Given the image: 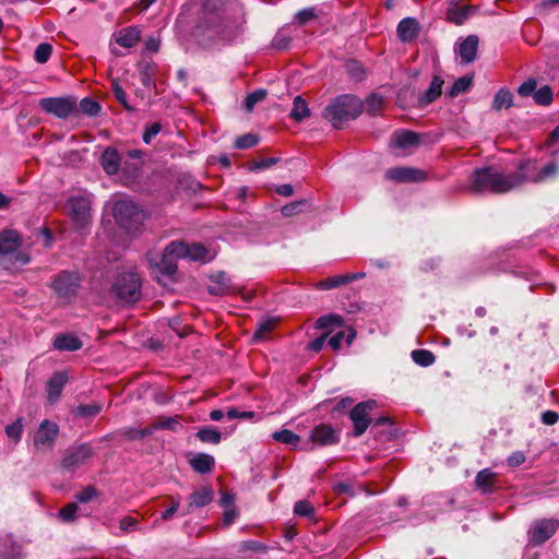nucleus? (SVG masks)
I'll return each instance as SVG.
<instances>
[{
	"label": "nucleus",
	"mask_w": 559,
	"mask_h": 559,
	"mask_svg": "<svg viewBox=\"0 0 559 559\" xmlns=\"http://www.w3.org/2000/svg\"><path fill=\"white\" fill-rule=\"evenodd\" d=\"M192 35L202 47L231 43L245 32L243 8L236 0H198Z\"/></svg>",
	"instance_id": "nucleus-1"
},
{
	"label": "nucleus",
	"mask_w": 559,
	"mask_h": 559,
	"mask_svg": "<svg viewBox=\"0 0 559 559\" xmlns=\"http://www.w3.org/2000/svg\"><path fill=\"white\" fill-rule=\"evenodd\" d=\"M518 179L504 175L496 167H483L473 171L469 189L476 193H506L516 188Z\"/></svg>",
	"instance_id": "nucleus-2"
},
{
	"label": "nucleus",
	"mask_w": 559,
	"mask_h": 559,
	"mask_svg": "<svg viewBox=\"0 0 559 559\" xmlns=\"http://www.w3.org/2000/svg\"><path fill=\"white\" fill-rule=\"evenodd\" d=\"M22 240L17 231L0 233V267L16 271L29 262V255L21 250Z\"/></svg>",
	"instance_id": "nucleus-3"
},
{
	"label": "nucleus",
	"mask_w": 559,
	"mask_h": 559,
	"mask_svg": "<svg viewBox=\"0 0 559 559\" xmlns=\"http://www.w3.org/2000/svg\"><path fill=\"white\" fill-rule=\"evenodd\" d=\"M362 111L361 102L354 95H341L336 97L323 110V117L334 128L342 129L349 120L356 119Z\"/></svg>",
	"instance_id": "nucleus-4"
},
{
	"label": "nucleus",
	"mask_w": 559,
	"mask_h": 559,
	"mask_svg": "<svg viewBox=\"0 0 559 559\" xmlns=\"http://www.w3.org/2000/svg\"><path fill=\"white\" fill-rule=\"evenodd\" d=\"M559 174V164L555 160L539 165L536 160L527 159L522 162L518 171L510 174L511 178L519 180L516 188L525 182H544L554 179Z\"/></svg>",
	"instance_id": "nucleus-5"
},
{
	"label": "nucleus",
	"mask_w": 559,
	"mask_h": 559,
	"mask_svg": "<svg viewBox=\"0 0 559 559\" xmlns=\"http://www.w3.org/2000/svg\"><path fill=\"white\" fill-rule=\"evenodd\" d=\"M112 214L116 223L129 235H135L143 226L144 212L131 200L115 202Z\"/></svg>",
	"instance_id": "nucleus-6"
},
{
	"label": "nucleus",
	"mask_w": 559,
	"mask_h": 559,
	"mask_svg": "<svg viewBox=\"0 0 559 559\" xmlns=\"http://www.w3.org/2000/svg\"><path fill=\"white\" fill-rule=\"evenodd\" d=\"M186 252L181 242L173 241L164 250L163 253L151 251L146 259L152 269L165 275H173L177 271V260L182 259Z\"/></svg>",
	"instance_id": "nucleus-7"
},
{
	"label": "nucleus",
	"mask_w": 559,
	"mask_h": 559,
	"mask_svg": "<svg viewBox=\"0 0 559 559\" xmlns=\"http://www.w3.org/2000/svg\"><path fill=\"white\" fill-rule=\"evenodd\" d=\"M111 292L124 302H135L141 297V280L134 272L119 274Z\"/></svg>",
	"instance_id": "nucleus-8"
},
{
	"label": "nucleus",
	"mask_w": 559,
	"mask_h": 559,
	"mask_svg": "<svg viewBox=\"0 0 559 559\" xmlns=\"http://www.w3.org/2000/svg\"><path fill=\"white\" fill-rule=\"evenodd\" d=\"M90 195H74L67 201V211L76 230L83 233L91 225Z\"/></svg>",
	"instance_id": "nucleus-9"
},
{
	"label": "nucleus",
	"mask_w": 559,
	"mask_h": 559,
	"mask_svg": "<svg viewBox=\"0 0 559 559\" xmlns=\"http://www.w3.org/2000/svg\"><path fill=\"white\" fill-rule=\"evenodd\" d=\"M40 108L58 118H68L76 109V100L73 97H46L39 102Z\"/></svg>",
	"instance_id": "nucleus-10"
},
{
	"label": "nucleus",
	"mask_w": 559,
	"mask_h": 559,
	"mask_svg": "<svg viewBox=\"0 0 559 559\" xmlns=\"http://www.w3.org/2000/svg\"><path fill=\"white\" fill-rule=\"evenodd\" d=\"M559 527V521L556 519H540L535 521L528 530V543L539 546L551 538Z\"/></svg>",
	"instance_id": "nucleus-11"
},
{
	"label": "nucleus",
	"mask_w": 559,
	"mask_h": 559,
	"mask_svg": "<svg viewBox=\"0 0 559 559\" xmlns=\"http://www.w3.org/2000/svg\"><path fill=\"white\" fill-rule=\"evenodd\" d=\"M80 288V276L75 272L62 271L52 281V289L59 298H70Z\"/></svg>",
	"instance_id": "nucleus-12"
},
{
	"label": "nucleus",
	"mask_w": 559,
	"mask_h": 559,
	"mask_svg": "<svg viewBox=\"0 0 559 559\" xmlns=\"http://www.w3.org/2000/svg\"><path fill=\"white\" fill-rule=\"evenodd\" d=\"M59 435V427L56 423L47 419L39 424L34 433L33 443L37 451L51 450Z\"/></svg>",
	"instance_id": "nucleus-13"
},
{
	"label": "nucleus",
	"mask_w": 559,
	"mask_h": 559,
	"mask_svg": "<svg viewBox=\"0 0 559 559\" xmlns=\"http://www.w3.org/2000/svg\"><path fill=\"white\" fill-rule=\"evenodd\" d=\"M376 406V401L368 400L358 403L350 412L349 417L354 424V433L356 437L361 436L370 424L369 414Z\"/></svg>",
	"instance_id": "nucleus-14"
},
{
	"label": "nucleus",
	"mask_w": 559,
	"mask_h": 559,
	"mask_svg": "<svg viewBox=\"0 0 559 559\" xmlns=\"http://www.w3.org/2000/svg\"><path fill=\"white\" fill-rule=\"evenodd\" d=\"M93 455L92 447L87 443L69 449L62 460V466L67 469H74L87 462Z\"/></svg>",
	"instance_id": "nucleus-15"
},
{
	"label": "nucleus",
	"mask_w": 559,
	"mask_h": 559,
	"mask_svg": "<svg viewBox=\"0 0 559 559\" xmlns=\"http://www.w3.org/2000/svg\"><path fill=\"white\" fill-rule=\"evenodd\" d=\"M385 178L399 182H418L426 179V174L412 167H393L385 171Z\"/></svg>",
	"instance_id": "nucleus-16"
},
{
	"label": "nucleus",
	"mask_w": 559,
	"mask_h": 559,
	"mask_svg": "<svg viewBox=\"0 0 559 559\" xmlns=\"http://www.w3.org/2000/svg\"><path fill=\"white\" fill-rule=\"evenodd\" d=\"M214 492L211 487H202L189 496V503L181 511V515H188L194 508H203L213 500Z\"/></svg>",
	"instance_id": "nucleus-17"
},
{
	"label": "nucleus",
	"mask_w": 559,
	"mask_h": 559,
	"mask_svg": "<svg viewBox=\"0 0 559 559\" xmlns=\"http://www.w3.org/2000/svg\"><path fill=\"white\" fill-rule=\"evenodd\" d=\"M479 39L476 35H468L465 39L457 44V55L462 64L472 63L477 56Z\"/></svg>",
	"instance_id": "nucleus-18"
},
{
	"label": "nucleus",
	"mask_w": 559,
	"mask_h": 559,
	"mask_svg": "<svg viewBox=\"0 0 559 559\" xmlns=\"http://www.w3.org/2000/svg\"><path fill=\"white\" fill-rule=\"evenodd\" d=\"M180 242L185 251H187L182 253V259H189L191 261H200L205 263L212 261L215 257V253L213 251L206 249L200 243H192L189 246L183 241Z\"/></svg>",
	"instance_id": "nucleus-19"
},
{
	"label": "nucleus",
	"mask_w": 559,
	"mask_h": 559,
	"mask_svg": "<svg viewBox=\"0 0 559 559\" xmlns=\"http://www.w3.org/2000/svg\"><path fill=\"white\" fill-rule=\"evenodd\" d=\"M419 23L414 17H404L397 25V36L403 43L415 40L419 34Z\"/></svg>",
	"instance_id": "nucleus-20"
},
{
	"label": "nucleus",
	"mask_w": 559,
	"mask_h": 559,
	"mask_svg": "<svg viewBox=\"0 0 559 559\" xmlns=\"http://www.w3.org/2000/svg\"><path fill=\"white\" fill-rule=\"evenodd\" d=\"M311 439L320 445H330L338 441V436L331 426L320 425L312 430Z\"/></svg>",
	"instance_id": "nucleus-21"
},
{
	"label": "nucleus",
	"mask_w": 559,
	"mask_h": 559,
	"mask_svg": "<svg viewBox=\"0 0 559 559\" xmlns=\"http://www.w3.org/2000/svg\"><path fill=\"white\" fill-rule=\"evenodd\" d=\"M141 37V29L138 26H128L116 34V41L124 48L136 46Z\"/></svg>",
	"instance_id": "nucleus-22"
},
{
	"label": "nucleus",
	"mask_w": 559,
	"mask_h": 559,
	"mask_svg": "<svg viewBox=\"0 0 559 559\" xmlns=\"http://www.w3.org/2000/svg\"><path fill=\"white\" fill-rule=\"evenodd\" d=\"M0 558L21 559V545L11 535L0 537Z\"/></svg>",
	"instance_id": "nucleus-23"
},
{
	"label": "nucleus",
	"mask_w": 559,
	"mask_h": 559,
	"mask_svg": "<svg viewBox=\"0 0 559 559\" xmlns=\"http://www.w3.org/2000/svg\"><path fill=\"white\" fill-rule=\"evenodd\" d=\"M102 166L108 175H115L120 167V157L116 148L107 147L100 158Z\"/></svg>",
	"instance_id": "nucleus-24"
},
{
	"label": "nucleus",
	"mask_w": 559,
	"mask_h": 559,
	"mask_svg": "<svg viewBox=\"0 0 559 559\" xmlns=\"http://www.w3.org/2000/svg\"><path fill=\"white\" fill-rule=\"evenodd\" d=\"M67 376L62 372H57L49 379L47 384V393L50 403H53L58 400L67 383Z\"/></svg>",
	"instance_id": "nucleus-25"
},
{
	"label": "nucleus",
	"mask_w": 559,
	"mask_h": 559,
	"mask_svg": "<svg viewBox=\"0 0 559 559\" xmlns=\"http://www.w3.org/2000/svg\"><path fill=\"white\" fill-rule=\"evenodd\" d=\"M443 80L436 75L433 76L428 90L418 98L420 106H427L435 102L442 92Z\"/></svg>",
	"instance_id": "nucleus-26"
},
{
	"label": "nucleus",
	"mask_w": 559,
	"mask_h": 559,
	"mask_svg": "<svg viewBox=\"0 0 559 559\" xmlns=\"http://www.w3.org/2000/svg\"><path fill=\"white\" fill-rule=\"evenodd\" d=\"M189 463L195 472L200 474H207L213 469L215 460L210 454L198 453L190 459Z\"/></svg>",
	"instance_id": "nucleus-27"
},
{
	"label": "nucleus",
	"mask_w": 559,
	"mask_h": 559,
	"mask_svg": "<svg viewBox=\"0 0 559 559\" xmlns=\"http://www.w3.org/2000/svg\"><path fill=\"white\" fill-rule=\"evenodd\" d=\"M53 347L58 350L74 352L82 347V342L74 335H58L53 341Z\"/></svg>",
	"instance_id": "nucleus-28"
},
{
	"label": "nucleus",
	"mask_w": 559,
	"mask_h": 559,
	"mask_svg": "<svg viewBox=\"0 0 559 559\" xmlns=\"http://www.w3.org/2000/svg\"><path fill=\"white\" fill-rule=\"evenodd\" d=\"M393 143L400 148H411L418 145L419 136L412 131H401L394 134Z\"/></svg>",
	"instance_id": "nucleus-29"
},
{
	"label": "nucleus",
	"mask_w": 559,
	"mask_h": 559,
	"mask_svg": "<svg viewBox=\"0 0 559 559\" xmlns=\"http://www.w3.org/2000/svg\"><path fill=\"white\" fill-rule=\"evenodd\" d=\"M495 473L489 468H484L478 472L475 483L478 489L483 492H490L493 487Z\"/></svg>",
	"instance_id": "nucleus-30"
},
{
	"label": "nucleus",
	"mask_w": 559,
	"mask_h": 559,
	"mask_svg": "<svg viewBox=\"0 0 559 559\" xmlns=\"http://www.w3.org/2000/svg\"><path fill=\"white\" fill-rule=\"evenodd\" d=\"M293 109L290 111V117L295 121H301L305 118L310 116V109L305 99L300 96H296L293 104Z\"/></svg>",
	"instance_id": "nucleus-31"
},
{
	"label": "nucleus",
	"mask_w": 559,
	"mask_h": 559,
	"mask_svg": "<svg viewBox=\"0 0 559 559\" xmlns=\"http://www.w3.org/2000/svg\"><path fill=\"white\" fill-rule=\"evenodd\" d=\"M197 437L204 443L217 444L221 442L222 433L214 427H204L198 430Z\"/></svg>",
	"instance_id": "nucleus-32"
},
{
	"label": "nucleus",
	"mask_w": 559,
	"mask_h": 559,
	"mask_svg": "<svg viewBox=\"0 0 559 559\" xmlns=\"http://www.w3.org/2000/svg\"><path fill=\"white\" fill-rule=\"evenodd\" d=\"M513 104V97L510 91L501 88L496 94L492 100V109L500 110L502 108H509Z\"/></svg>",
	"instance_id": "nucleus-33"
},
{
	"label": "nucleus",
	"mask_w": 559,
	"mask_h": 559,
	"mask_svg": "<svg viewBox=\"0 0 559 559\" xmlns=\"http://www.w3.org/2000/svg\"><path fill=\"white\" fill-rule=\"evenodd\" d=\"M473 84V78L469 75H464L459 78L449 91L450 97H456L462 93L467 92Z\"/></svg>",
	"instance_id": "nucleus-34"
},
{
	"label": "nucleus",
	"mask_w": 559,
	"mask_h": 559,
	"mask_svg": "<svg viewBox=\"0 0 559 559\" xmlns=\"http://www.w3.org/2000/svg\"><path fill=\"white\" fill-rule=\"evenodd\" d=\"M272 438L277 442L293 445V447H296L300 440L299 436L289 429H282L278 431H274L272 433Z\"/></svg>",
	"instance_id": "nucleus-35"
},
{
	"label": "nucleus",
	"mask_w": 559,
	"mask_h": 559,
	"mask_svg": "<svg viewBox=\"0 0 559 559\" xmlns=\"http://www.w3.org/2000/svg\"><path fill=\"white\" fill-rule=\"evenodd\" d=\"M346 336V343L349 345L353 340L355 338L356 336V332L354 329H349L347 331V333L345 331H340L337 332L336 334L332 335L330 338H329V345L331 346V348L333 350H337L341 348V344L344 340V337Z\"/></svg>",
	"instance_id": "nucleus-36"
},
{
	"label": "nucleus",
	"mask_w": 559,
	"mask_h": 559,
	"mask_svg": "<svg viewBox=\"0 0 559 559\" xmlns=\"http://www.w3.org/2000/svg\"><path fill=\"white\" fill-rule=\"evenodd\" d=\"M154 428H157V430H170L176 432L182 428V425L177 416L164 417L154 421Z\"/></svg>",
	"instance_id": "nucleus-37"
},
{
	"label": "nucleus",
	"mask_w": 559,
	"mask_h": 559,
	"mask_svg": "<svg viewBox=\"0 0 559 559\" xmlns=\"http://www.w3.org/2000/svg\"><path fill=\"white\" fill-rule=\"evenodd\" d=\"M110 86L116 99L124 107V109L128 111H133L134 108L128 103L127 94L120 85L119 81L117 79H112Z\"/></svg>",
	"instance_id": "nucleus-38"
},
{
	"label": "nucleus",
	"mask_w": 559,
	"mask_h": 559,
	"mask_svg": "<svg viewBox=\"0 0 559 559\" xmlns=\"http://www.w3.org/2000/svg\"><path fill=\"white\" fill-rule=\"evenodd\" d=\"M413 360L423 367H428L435 362V356L427 349H415L412 352Z\"/></svg>",
	"instance_id": "nucleus-39"
},
{
	"label": "nucleus",
	"mask_w": 559,
	"mask_h": 559,
	"mask_svg": "<svg viewBox=\"0 0 559 559\" xmlns=\"http://www.w3.org/2000/svg\"><path fill=\"white\" fill-rule=\"evenodd\" d=\"M140 81L145 87L153 85L154 64L152 62L140 63Z\"/></svg>",
	"instance_id": "nucleus-40"
},
{
	"label": "nucleus",
	"mask_w": 559,
	"mask_h": 559,
	"mask_svg": "<svg viewBox=\"0 0 559 559\" xmlns=\"http://www.w3.org/2000/svg\"><path fill=\"white\" fill-rule=\"evenodd\" d=\"M533 99L536 104L542 106H548L552 102V91L548 85H544L536 90L533 94Z\"/></svg>",
	"instance_id": "nucleus-41"
},
{
	"label": "nucleus",
	"mask_w": 559,
	"mask_h": 559,
	"mask_svg": "<svg viewBox=\"0 0 559 559\" xmlns=\"http://www.w3.org/2000/svg\"><path fill=\"white\" fill-rule=\"evenodd\" d=\"M79 506L75 502L68 503L60 509L58 516L66 523H72L78 519Z\"/></svg>",
	"instance_id": "nucleus-42"
},
{
	"label": "nucleus",
	"mask_w": 559,
	"mask_h": 559,
	"mask_svg": "<svg viewBox=\"0 0 559 559\" xmlns=\"http://www.w3.org/2000/svg\"><path fill=\"white\" fill-rule=\"evenodd\" d=\"M274 320L266 319L259 323L254 334H253V341L260 342L266 338V335L273 330L274 328Z\"/></svg>",
	"instance_id": "nucleus-43"
},
{
	"label": "nucleus",
	"mask_w": 559,
	"mask_h": 559,
	"mask_svg": "<svg viewBox=\"0 0 559 559\" xmlns=\"http://www.w3.org/2000/svg\"><path fill=\"white\" fill-rule=\"evenodd\" d=\"M342 317L338 314L322 316L317 320L316 326L318 329H326L329 326H341Z\"/></svg>",
	"instance_id": "nucleus-44"
},
{
	"label": "nucleus",
	"mask_w": 559,
	"mask_h": 559,
	"mask_svg": "<svg viewBox=\"0 0 559 559\" xmlns=\"http://www.w3.org/2000/svg\"><path fill=\"white\" fill-rule=\"evenodd\" d=\"M52 52V47L48 43L39 44L34 52L35 60L39 63H45L49 60Z\"/></svg>",
	"instance_id": "nucleus-45"
},
{
	"label": "nucleus",
	"mask_w": 559,
	"mask_h": 559,
	"mask_svg": "<svg viewBox=\"0 0 559 559\" xmlns=\"http://www.w3.org/2000/svg\"><path fill=\"white\" fill-rule=\"evenodd\" d=\"M265 96L266 92L262 88L250 93L245 99L246 110L251 111L258 103L262 102L265 98Z\"/></svg>",
	"instance_id": "nucleus-46"
},
{
	"label": "nucleus",
	"mask_w": 559,
	"mask_h": 559,
	"mask_svg": "<svg viewBox=\"0 0 559 559\" xmlns=\"http://www.w3.org/2000/svg\"><path fill=\"white\" fill-rule=\"evenodd\" d=\"M383 104V98L380 95L371 94L366 100V110L370 115H377Z\"/></svg>",
	"instance_id": "nucleus-47"
},
{
	"label": "nucleus",
	"mask_w": 559,
	"mask_h": 559,
	"mask_svg": "<svg viewBox=\"0 0 559 559\" xmlns=\"http://www.w3.org/2000/svg\"><path fill=\"white\" fill-rule=\"evenodd\" d=\"M102 406L99 404L80 405L75 408L74 413L79 417H94L99 414Z\"/></svg>",
	"instance_id": "nucleus-48"
},
{
	"label": "nucleus",
	"mask_w": 559,
	"mask_h": 559,
	"mask_svg": "<svg viewBox=\"0 0 559 559\" xmlns=\"http://www.w3.org/2000/svg\"><path fill=\"white\" fill-rule=\"evenodd\" d=\"M294 512L299 516L309 518L313 515L314 508L309 501L299 500L294 506Z\"/></svg>",
	"instance_id": "nucleus-49"
},
{
	"label": "nucleus",
	"mask_w": 559,
	"mask_h": 559,
	"mask_svg": "<svg viewBox=\"0 0 559 559\" xmlns=\"http://www.w3.org/2000/svg\"><path fill=\"white\" fill-rule=\"evenodd\" d=\"M307 204L306 200L294 201L289 204H286L282 207L281 212L283 216L290 217L297 213H300L304 206Z\"/></svg>",
	"instance_id": "nucleus-50"
},
{
	"label": "nucleus",
	"mask_w": 559,
	"mask_h": 559,
	"mask_svg": "<svg viewBox=\"0 0 559 559\" xmlns=\"http://www.w3.org/2000/svg\"><path fill=\"white\" fill-rule=\"evenodd\" d=\"M346 71L355 81H361L365 76L362 66L358 61H349L346 63Z\"/></svg>",
	"instance_id": "nucleus-51"
},
{
	"label": "nucleus",
	"mask_w": 559,
	"mask_h": 559,
	"mask_svg": "<svg viewBox=\"0 0 559 559\" xmlns=\"http://www.w3.org/2000/svg\"><path fill=\"white\" fill-rule=\"evenodd\" d=\"M343 284H347V278L344 275H337L333 277H328L319 283V288L321 289H332L338 287Z\"/></svg>",
	"instance_id": "nucleus-52"
},
{
	"label": "nucleus",
	"mask_w": 559,
	"mask_h": 559,
	"mask_svg": "<svg viewBox=\"0 0 559 559\" xmlns=\"http://www.w3.org/2000/svg\"><path fill=\"white\" fill-rule=\"evenodd\" d=\"M23 432V424L22 419L19 418L11 425L7 426L5 433L10 439H13L14 441H19L21 439Z\"/></svg>",
	"instance_id": "nucleus-53"
},
{
	"label": "nucleus",
	"mask_w": 559,
	"mask_h": 559,
	"mask_svg": "<svg viewBox=\"0 0 559 559\" xmlns=\"http://www.w3.org/2000/svg\"><path fill=\"white\" fill-rule=\"evenodd\" d=\"M80 108L82 112L90 116H95L100 110L98 103L87 97L83 98L80 102Z\"/></svg>",
	"instance_id": "nucleus-54"
},
{
	"label": "nucleus",
	"mask_w": 559,
	"mask_h": 559,
	"mask_svg": "<svg viewBox=\"0 0 559 559\" xmlns=\"http://www.w3.org/2000/svg\"><path fill=\"white\" fill-rule=\"evenodd\" d=\"M258 143V138L251 133L239 136L235 142V147L238 150H246L254 146Z\"/></svg>",
	"instance_id": "nucleus-55"
},
{
	"label": "nucleus",
	"mask_w": 559,
	"mask_h": 559,
	"mask_svg": "<svg viewBox=\"0 0 559 559\" xmlns=\"http://www.w3.org/2000/svg\"><path fill=\"white\" fill-rule=\"evenodd\" d=\"M536 86H537V81L535 79H528L527 81H525L524 83H522L519 86L518 93L523 97H527V96L533 97V94L536 91Z\"/></svg>",
	"instance_id": "nucleus-56"
},
{
	"label": "nucleus",
	"mask_w": 559,
	"mask_h": 559,
	"mask_svg": "<svg viewBox=\"0 0 559 559\" xmlns=\"http://www.w3.org/2000/svg\"><path fill=\"white\" fill-rule=\"evenodd\" d=\"M97 496V490L93 486H86L82 491L75 495L76 501L81 503L90 502Z\"/></svg>",
	"instance_id": "nucleus-57"
},
{
	"label": "nucleus",
	"mask_w": 559,
	"mask_h": 559,
	"mask_svg": "<svg viewBox=\"0 0 559 559\" xmlns=\"http://www.w3.org/2000/svg\"><path fill=\"white\" fill-rule=\"evenodd\" d=\"M162 130V126L158 122H154L147 126L143 133V141L145 144H150Z\"/></svg>",
	"instance_id": "nucleus-58"
},
{
	"label": "nucleus",
	"mask_w": 559,
	"mask_h": 559,
	"mask_svg": "<svg viewBox=\"0 0 559 559\" xmlns=\"http://www.w3.org/2000/svg\"><path fill=\"white\" fill-rule=\"evenodd\" d=\"M316 17V11L313 8L302 9L295 15V21L299 24H306L308 21Z\"/></svg>",
	"instance_id": "nucleus-59"
},
{
	"label": "nucleus",
	"mask_w": 559,
	"mask_h": 559,
	"mask_svg": "<svg viewBox=\"0 0 559 559\" xmlns=\"http://www.w3.org/2000/svg\"><path fill=\"white\" fill-rule=\"evenodd\" d=\"M280 158L277 157H266V158H262L261 160L259 162H254L251 166H250V169L251 170H263V169H267L270 167H272L273 165H275L276 163H278Z\"/></svg>",
	"instance_id": "nucleus-60"
},
{
	"label": "nucleus",
	"mask_w": 559,
	"mask_h": 559,
	"mask_svg": "<svg viewBox=\"0 0 559 559\" xmlns=\"http://www.w3.org/2000/svg\"><path fill=\"white\" fill-rule=\"evenodd\" d=\"M525 462V455L521 451L513 452L508 456L507 463L511 467H518Z\"/></svg>",
	"instance_id": "nucleus-61"
},
{
	"label": "nucleus",
	"mask_w": 559,
	"mask_h": 559,
	"mask_svg": "<svg viewBox=\"0 0 559 559\" xmlns=\"http://www.w3.org/2000/svg\"><path fill=\"white\" fill-rule=\"evenodd\" d=\"M559 420V414L555 411H546L542 414V421L545 425H554Z\"/></svg>",
	"instance_id": "nucleus-62"
},
{
	"label": "nucleus",
	"mask_w": 559,
	"mask_h": 559,
	"mask_svg": "<svg viewBox=\"0 0 559 559\" xmlns=\"http://www.w3.org/2000/svg\"><path fill=\"white\" fill-rule=\"evenodd\" d=\"M228 289V283L226 282H224L223 285H218L213 282V284L207 288L209 293L214 296L224 295Z\"/></svg>",
	"instance_id": "nucleus-63"
},
{
	"label": "nucleus",
	"mask_w": 559,
	"mask_h": 559,
	"mask_svg": "<svg viewBox=\"0 0 559 559\" xmlns=\"http://www.w3.org/2000/svg\"><path fill=\"white\" fill-rule=\"evenodd\" d=\"M138 521L131 516H124L120 521V530L123 532L132 531L136 527Z\"/></svg>",
	"instance_id": "nucleus-64"
}]
</instances>
